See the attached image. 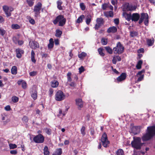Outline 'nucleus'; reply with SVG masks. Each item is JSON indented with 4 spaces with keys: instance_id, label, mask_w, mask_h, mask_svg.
<instances>
[{
    "instance_id": "f257e3e1",
    "label": "nucleus",
    "mask_w": 155,
    "mask_h": 155,
    "mask_svg": "<svg viewBox=\"0 0 155 155\" xmlns=\"http://www.w3.org/2000/svg\"><path fill=\"white\" fill-rule=\"evenodd\" d=\"M131 144L132 147L137 150H140L143 143H141V138L140 137L134 138V140L132 141Z\"/></svg>"
},
{
    "instance_id": "f03ea898",
    "label": "nucleus",
    "mask_w": 155,
    "mask_h": 155,
    "mask_svg": "<svg viewBox=\"0 0 155 155\" xmlns=\"http://www.w3.org/2000/svg\"><path fill=\"white\" fill-rule=\"evenodd\" d=\"M59 22V26H63L66 22V19L64 18L63 15H60L57 16L53 22L54 25H56Z\"/></svg>"
},
{
    "instance_id": "7ed1b4c3",
    "label": "nucleus",
    "mask_w": 155,
    "mask_h": 155,
    "mask_svg": "<svg viewBox=\"0 0 155 155\" xmlns=\"http://www.w3.org/2000/svg\"><path fill=\"white\" fill-rule=\"evenodd\" d=\"M42 7V4L38 2L34 7V12H35V16L36 18L40 17V11Z\"/></svg>"
},
{
    "instance_id": "20e7f679",
    "label": "nucleus",
    "mask_w": 155,
    "mask_h": 155,
    "mask_svg": "<svg viewBox=\"0 0 155 155\" xmlns=\"http://www.w3.org/2000/svg\"><path fill=\"white\" fill-rule=\"evenodd\" d=\"M44 139L43 136L41 134H39L34 137L33 141L36 143H42L44 142Z\"/></svg>"
},
{
    "instance_id": "39448f33",
    "label": "nucleus",
    "mask_w": 155,
    "mask_h": 155,
    "mask_svg": "<svg viewBox=\"0 0 155 155\" xmlns=\"http://www.w3.org/2000/svg\"><path fill=\"white\" fill-rule=\"evenodd\" d=\"M65 95L61 91H58L56 94L55 99L58 101H61L65 99Z\"/></svg>"
},
{
    "instance_id": "423d86ee",
    "label": "nucleus",
    "mask_w": 155,
    "mask_h": 155,
    "mask_svg": "<svg viewBox=\"0 0 155 155\" xmlns=\"http://www.w3.org/2000/svg\"><path fill=\"white\" fill-rule=\"evenodd\" d=\"M101 141L103 146L105 147H107L109 144L110 142L108 140L107 135L105 133H104L102 135Z\"/></svg>"
},
{
    "instance_id": "0eeeda50",
    "label": "nucleus",
    "mask_w": 155,
    "mask_h": 155,
    "mask_svg": "<svg viewBox=\"0 0 155 155\" xmlns=\"http://www.w3.org/2000/svg\"><path fill=\"white\" fill-rule=\"evenodd\" d=\"M97 23L95 25L94 28L95 30H98L101 26L103 25L104 21L102 18H97L96 19Z\"/></svg>"
},
{
    "instance_id": "6e6552de",
    "label": "nucleus",
    "mask_w": 155,
    "mask_h": 155,
    "mask_svg": "<svg viewBox=\"0 0 155 155\" xmlns=\"http://www.w3.org/2000/svg\"><path fill=\"white\" fill-rule=\"evenodd\" d=\"M152 137L151 134L147 131L146 133L142 137L141 139H142L143 141H145L150 140Z\"/></svg>"
},
{
    "instance_id": "1a4fd4ad",
    "label": "nucleus",
    "mask_w": 155,
    "mask_h": 155,
    "mask_svg": "<svg viewBox=\"0 0 155 155\" xmlns=\"http://www.w3.org/2000/svg\"><path fill=\"white\" fill-rule=\"evenodd\" d=\"M147 130L153 137L155 136V125L148 127Z\"/></svg>"
},
{
    "instance_id": "9d476101",
    "label": "nucleus",
    "mask_w": 155,
    "mask_h": 155,
    "mask_svg": "<svg viewBox=\"0 0 155 155\" xmlns=\"http://www.w3.org/2000/svg\"><path fill=\"white\" fill-rule=\"evenodd\" d=\"M124 50V47L120 42H119L117 44V53L121 54L123 53Z\"/></svg>"
},
{
    "instance_id": "9b49d317",
    "label": "nucleus",
    "mask_w": 155,
    "mask_h": 155,
    "mask_svg": "<svg viewBox=\"0 0 155 155\" xmlns=\"http://www.w3.org/2000/svg\"><path fill=\"white\" fill-rule=\"evenodd\" d=\"M127 74L124 72L122 73L120 76L117 78V81L121 82L124 81L126 79Z\"/></svg>"
},
{
    "instance_id": "f8f14e48",
    "label": "nucleus",
    "mask_w": 155,
    "mask_h": 155,
    "mask_svg": "<svg viewBox=\"0 0 155 155\" xmlns=\"http://www.w3.org/2000/svg\"><path fill=\"white\" fill-rule=\"evenodd\" d=\"M29 44L30 47L33 49H35L37 48H39V44L35 41H33L32 42H30Z\"/></svg>"
},
{
    "instance_id": "ddd939ff",
    "label": "nucleus",
    "mask_w": 155,
    "mask_h": 155,
    "mask_svg": "<svg viewBox=\"0 0 155 155\" xmlns=\"http://www.w3.org/2000/svg\"><path fill=\"white\" fill-rule=\"evenodd\" d=\"M131 20L132 21L134 22L137 21L140 19V16L139 14L138 13H133L131 15Z\"/></svg>"
},
{
    "instance_id": "4468645a",
    "label": "nucleus",
    "mask_w": 155,
    "mask_h": 155,
    "mask_svg": "<svg viewBox=\"0 0 155 155\" xmlns=\"http://www.w3.org/2000/svg\"><path fill=\"white\" fill-rule=\"evenodd\" d=\"M76 104L78 106L79 110H81V108L83 107V103L81 99H78L76 100Z\"/></svg>"
},
{
    "instance_id": "2eb2a0df",
    "label": "nucleus",
    "mask_w": 155,
    "mask_h": 155,
    "mask_svg": "<svg viewBox=\"0 0 155 155\" xmlns=\"http://www.w3.org/2000/svg\"><path fill=\"white\" fill-rule=\"evenodd\" d=\"M140 126H135L132 127V130L134 134L136 135L140 133Z\"/></svg>"
},
{
    "instance_id": "dca6fc26",
    "label": "nucleus",
    "mask_w": 155,
    "mask_h": 155,
    "mask_svg": "<svg viewBox=\"0 0 155 155\" xmlns=\"http://www.w3.org/2000/svg\"><path fill=\"white\" fill-rule=\"evenodd\" d=\"M15 52L16 54V56L18 58H21V54H23L24 52L23 50L20 48L16 49Z\"/></svg>"
},
{
    "instance_id": "f3484780",
    "label": "nucleus",
    "mask_w": 155,
    "mask_h": 155,
    "mask_svg": "<svg viewBox=\"0 0 155 155\" xmlns=\"http://www.w3.org/2000/svg\"><path fill=\"white\" fill-rule=\"evenodd\" d=\"M147 15H148L147 13H142L141 14V17L139 19V23L140 24L143 21L144 19L146 18L147 17Z\"/></svg>"
},
{
    "instance_id": "a211bd4d",
    "label": "nucleus",
    "mask_w": 155,
    "mask_h": 155,
    "mask_svg": "<svg viewBox=\"0 0 155 155\" xmlns=\"http://www.w3.org/2000/svg\"><path fill=\"white\" fill-rule=\"evenodd\" d=\"M146 42L148 46L150 47L153 45L154 42V39L153 38H152L146 39Z\"/></svg>"
},
{
    "instance_id": "6ab92c4d",
    "label": "nucleus",
    "mask_w": 155,
    "mask_h": 155,
    "mask_svg": "<svg viewBox=\"0 0 155 155\" xmlns=\"http://www.w3.org/2000/svg\"><path fill=\"white\" fill-rule=\"evenodd\" d=\"M116 32V27L115 26L110 27L107 29V32L108 33H114Z\"/></svg>"
},
{
    "instance_id": "aec40b11",
    "label": "nucleus",
    "mask_w": 155,
    "mask_h": 155,
    "mask_svg": "<svg viewBox=\"0 0 155 155\" xmlns=\"http://www.w3.org/2000/svg\"><path fill=\"white\" fill-rule=\"evenodd\" d=\"M123 15L128 21H130L131 19V15L130 13L128 14L126 12L123 13Z\"/></svg>"
},
{
    "instance_id": "412c9836",
    "label": "nucleus",
    "mask_w": 155,
    "mask_h": 155,
    "mask_svg": "<svg viewBox=\"0 0 155 155\" xmlns=\"http://www.w3.org/2000/svg\"><path fill=\"white\" fill-rule=\"evenodd\" d=\"M49 43L48 45V48L49 49H51L53 48L54 45V42L53 39L51 38L49 40Z\"/></svg>"
},
{
    "instance_id": "4be33fe9",
    "label": "nucleus",
    "mask_w": 155,
    "mask_h": 155,
    "mask_svg": "<svg viewBox=\"0 0 155 155\" xmlns=\"http://www.w3.org/2000/svg\"><path fill=\"white\" fill-rule=\"evenodd\" d=\"M31 94V96L34 100H36L37 97V92L36 90L35 89L33 90Z\"/></svg>"
},
{
    "instance_id": "5701e85b",
    "label": "nucleus",
    "mask_w": 155,
    "mask_h": 155,
    "mask_svg": "<svg viewBox=\"0 0 155 155\" xmlns=\"http://www.w3.org/2000/svg\"><path fill=\"white\" fill-rule=\"evenodd\" d=\"M52 87L54 88L57 87L58 85V82L55 80H54L51 82Z\"/></svg>"
},
{
    "instance_id": "b1692460",
    "label": "nucleus",
    "mask_w": 155,
    "mask_h": 155,
    "mask_svg": "<svg viewBox=\"0 0 155 155\" xmlns=\"http://www.w3.org/2000/svg\"><path fill=\"white\" fill-rule=\"evenodd\" d=\"M17 67L14 66H13L11 69V71L12 74H16L17 73Z\"/></svg>"
},
{
    "instance_id": "393cba45",
    "label": "nucleus",
    "mask_w": 155,
    "mask_h": 155,
    "mask_svg": "<svg viewBox=\"0 0 155 155\" xmlns=\"http://www.w3.org/2000/svg\"><path fill=\"white\" fill-rule=\"evenodd\" d=\"M44 155H49L50 152L48 151V148L47 146H45L44 149Z\"/></svg>"
},
{
    "instance_id": "a878e982",
    "label": "nucleus",
    "mask_w": 155,
    "mask_h": 155,
    "mask_svg": "<svg viewBox=\"0 0 155 155\" xmlns=\"http://www.w3.org/2000/svg\"><path fill=\"white\" fill-rule=\"evenodd\" d=\"M91 16L90 15H87L86 16V22L87 25H89L90 22H91Z\"/></svg>"
},
{
    "instance_id": "bb28decb",
    "label": "nucleus",
    "mask_w": 155,
    "mask_h": 155,
    "mask_svg": "<svg viewBox=\"0 0 155 155\" xmlns=\"http://www.w3.org/2000/svg\"><path fill=\"white\" fill-rule=\"evenodd\" d=\"M35 53L34 51L32 50L31 51V60L32 62L35 63L36 62V60L35 58Z\"/></svg>"
},
{
    "instance_id": "cd10ccee",
    "label": "nucleus",
    "mask_w": 155,
    "mask_h": 155,
    "mask_svg": "<svg viewBox=\"0 0 155 155\" xmlns=\"http://www.w3.org/2000/svg\"><path fill=\"white\" fill-rule=\"evenodd\" d=\"M143 63V61L142 60H140L137 62L136 66L137 68L138 69H140L141 68V65Z\"/></svg>"
},
{
    "instance_id": "c85d7f7f",
    "label": "nucleus",
    "mask_w": 155,
    "mask_h": 155,
    "mask_svg": "<svg viewBox=\"0 0 155 155\" xmlns=\"http://www.w3.org/2000/svg\"><path fill=\"white\" fill-rule=\"evenodd\" d=\"M62 153V150L61 148L57 149L55 153L53 154V155H61Z\"/></svg>"
},
{
    "instance_id": "c756f323",
    "label": "nucleus",
    "mask_w": 155,
    "mask_h": 155,
    "mask_svg": "<svg viewBox=\"0 0 155 155\" xmlns=\"http://www.w3.org/2000/svg\"><path fill=\"white\" fill-rule=\"evenodd\" d=\"M19 35H18L17 36H14L12 38V40L14 42L15 44H17L18 41L19 40Z\"/></svg>"
},
{
    "instance_id": "7c9ffc66",
    "label": "nucleus",
    "mask_w": 155,
    "mask_h": 155,
    "mask_svg": "<svg viewBox=\"0 0 155 155\" xmlns=\"http://www.w3.org/2000/svg\"><path fill=\"white\" fill-rule=\"evenodd\" d=\"M62 4V2L61 0L58 1L57 2V7L59 10H62V7L61 6V4Z\"/></svg>"
},
{
    "instance_id": "2f4dec72",
    "label": "nucleus",
    "mask_w": 155,
    "mask_h": 155,
    "mask_svg": "<svg viewBox=\"0 0 155 155\" xmlns=\"http://www.w3.org/2000/svg\"><path fill=\"white\" fill-rule=\"evenodd\" d=\"M104 48L107 52L110 54H112V50L110 47L108 46L105 47Z\"/></svg>"
},
{
    "instance_id": "473e14b6",
    "label": "nucleus",
    "mask_w": 155,
    "mask_h": 155,
    "mask_svg": "<svg viewBox=\"0 0 155 155\" xmlns=\"http://www.w3.org/2000/svg\"><path fill=\"white\" fill-rule=\"evenodd\" d=\"M62 34V32L60 30H56V34L55 35V36L56 37H59L61 36V34Z\"/></svg>"
},
{
    "instance_id": "72a5a7b5",
    "label": "nucleus",
    "mask_w": 155,
    "mask_h": 155,
    "mask_svg": "<svg viewBox=\"0 0 155 155\" xmlns=\"http://www.w3.org/2000/svg\"><path fill=\"white\" fill-rule=\"evenodd\" d=\"M35 0H27L26 2L28 4L29 6L31 7L33 5L34 2V1Z\"/></svg>"
},
{
    "instance_id": "f704fd0d",
    "label": "nucleus",
    "mask_w": 155,
    "mask_h": 155,
    "mask_svg": "<svg viewBox=\"0 0 155 155\" xmlns=\"http://www.w3.org/2000/svg\"><path fill=\"white\" fill-rule=\"evenodd\" d=\"M101 42L103 45H106L107 43V39L104 38H103L101 39Z\"/></svg>"
},
{
    "instance_id": "c9c22d12",
    "label": "nucleus",
    "mask_w": 155,
    "mask_h": 155,
    "mask_svg": "<svg viewBox=\"0 0 155 155\" xmlns=\"http://www.w3.org/2000/svg\"><path fill=\"white\" fill-rule=\"evenodd\" d=\"M27 18L28 19L30 23L31 24L34 25L35 23V20L31 18L30 16H28Z\"/></svg>"
},
{
    "instance_id": "e433bc0d",
    "label": "nucleus",
    "mask_w": 155,
    "mask_h": 155,
    "mask_svg": "<svg viewBox=\"0 0 155 155\" xmlns=\"http://www.w3.org/2000/svg\"><path fill=\"white\" fill-rule=\"evenodd\" d=\"M117 155H124V151L122 149H120L117 151Z\"/></svg>"
},
{
    "instance_id": "4c0bfd02",
    "label": "nucleus",
    "mask_w": 155,
    "mask_h": 155,
    "mask_svg": "<svg viewBox=\"0 0 155 155\" xmlns=\"http://www.w3.org/2000/svg\"><path fill=\"white\" fill-rule=\"evenodd\" d=\"M84 16L83 15H82L81 16H80L79 18H78L77 20V22L78 23H80V22H82V18H84Z\"/></svg>"
},
{
    "instance_id": "58836bf2",
    "label": "nucleus",
    "mask_w": 155,
    "mask_h": 155,
    "mask_svg": "<svg viewBox=\"0 0 155 155\" xmlns=\"http://www.w3.org/2000/svg\"><path fill=\"white\" fill-rule=\"evenodd\" d=\"M44 130L45 132L49 135L51 134V130L50 129L46 128H44Z\"/></svg>"
},
{
    "instance_id": "ea45409f",
    "label": "nucleus",
    "mask_w": 155,
    "mask_h": 155,
    "mask_svg": "<svg viewBox=\"0 0 155 155\" xmlns=\"http://www.w3.org/2000/svg\"><path fill=\"white\" fill-rule=\"evenodd\" d=\"M109 7V4L104 3L102 5V8L103 10H105Z\"/></svg>"
},
{
    "instance_id": "a19ab883",
    "label": "nucleus",
    "mask_w": 155,
    "mask_h": 155,
    "mask_svg": "<svg viewBox=\"0 0 155 155\" xmlns=\"http://www.w3.org/2000/svg\"><path fill=\"white\" fill-rule=\"evenodd\" d=\"M86 54L85 53L82 52L81 53L78 55V57L79 58L81 59L82 58L86 56Z\"/></svg>"
},
{
    "instance_id": "79ce46f5",
    "label": "nucleus",
    "mask_w": 155,
    "mask_h": 155,
    "mask_svg": "<svg viewBox=\"0 0 155 155\" xmlns=\"http://www.w3.org/2000/svg\"><path fill=\"white\" fill-rule=\"evenodd\" d=\"M98 51L99 53V54L102 56H104V54L103 52V49L100 48L98 50Z\"/></svg>"
},
{
    "instance_id": "37998d69",
    "label": "nucleus",
    "mask_w": 155,
    "mask_h": 155,
    "mask_svg": "<svg viewBox=\"0 0 155 155\" xmlns=\"http://www.w3.org/2000/svg\"><path fill=\"white\" fill-rule=\"evenodd\" d=\"M12 100L14 103H16L18 101V98L15 96H14L12 97Z\"/></svg>"
},
{
    "instance_id": "c03bdc74",
    "label": "nucleus",
    "mask_w": 155,
    "mask_h": 155,
    "mask_svg": "<svg viewBox=\"0 0 155 155\" xmlns=\"http://www.w3.org/2000/svg\"><path fill=\"white\" fill-rule=\"evenodd\" d=\"M71 73L70 72H68L67 74V79L68 81H72V79L71 77Z\"/></svg>"
},
{
    "instance_id": "a18cd8bd",
    "label": "nucleus",
    "mask_w": 155,
    "mask_h": 155,
    "mask_svg": "<svg viewBox=\"0 0 155 155\" xmlns=\"http://www.w3.org/2000/svg\"><path fill=\"white\" fill-rule=\"evenodd\" d=\"M80 6L82 10L84 11L86 7L84 3H81L80 4Z\"/></svg>"
},
{
    "instance_id": "49530a36",
    "label": "nucleus",
    "mask_w": 155,
    "mask_h": 155,
    "mask_svg": "<svg viewBox=\"0 0 155 155\" xmlns=\"http://www.w3.org/2000/svg\"><path fill=\"white\" fill-rule=\"evenodd\" d=\"M9 146L10 149H13L16 148L17 147V146L15 144H13L12 143H10L9 144Z\"/></svg>"
},
{
    "instance_id": "de8ad7c7",
    "label": "nucleus",
    "mask_w": 155,
    "mask_h": 155,
    "mask_svg": "<svg viewBox=\"0 0 155 155\" xmlns=\"http://www.w3.org/2000/svg\"><path fill=\"white\" fill-rule=\"evenodd\" d=\"M136 7L135 6H129L128 7V9L129 11H132L135 10L136 9Z\"/></svg>"
},
{
    "instance_id": "09e8293b",
    "label": "nucleus",
    "mask_w": 155,
    "mask_h": 155,
    "mask_svg": "<svg viewBox=\"0 0 155 155\" xmlns=\"http://www.w3.org/2000/svg\"><path fill=\"white\" fill-rule=\"evenodd\" d=\"M12 28L14 29H18L20 28V26L17 24H12Z\"/></svg>"
},
{
    "instance_id": "8fccbe9b",
    "label": "nucleus",
    "mask_w": 155,
    "mask_h": 155,
    "mask_svg": "<svg viewBox=\"0 0 155 155\" xmlns=\"http://www.w3.org/2000/svg\"><path fill=\"white\" fill-rule=\"evenodd\" d=\"M29 75L31 77L35 76L37 74V72L36 71H33L29 73Z\"/></svg>"
},
{
    "instance_id": "3c124183",
    "label": "nucleus",
    "mask_w": 155,
    "mask_h": 155,
    "mask_svg": "<svg viewBox=\"0 0 155 155\" xmlns=\"http://www.w3.org/2000/svg\"><path fill=\"white\" fill-rule=\"evenodd\" d=\"M148 18H149L148 15H147V18H146L145 20L144 21V25H146V26H147L148 25V23H149Z\"/></svg>"
},
{
    "instance_id": "603ef678",
    "label": "nucleus",
    "mask_w": 155,
    "mask_h": 155,
    "mask_svg": "<svg viewBox=\"0 0 155 155\" xmlns=\"http://www.w3.org/2000/svg\"><path fill=\"white\" fill-rule=\"evenodd\" d=\"M3 9L5 12H7L8 11H9V8L7 6L4 5L3 7Z\"/></svg>"
},
{
    "instance_id": "864d4df0",
    "label": "nucleus",
    "mask_w": 155,
    "mask_h": 155,
    "mask_svg": "<svg viewBox=\"0 0 155 155\" xmlns=\"http://www.w3.org/2000/svg\"><path fill=\"white\" fill-rule=\"evenodd\" d=\"M5 31L3 29L0 28V35L3 36L5 33Z\"/></svg>"
},
{
    "instance_id": "5fc2aeb1",
    "label": "nucleus",
    "mask_w": 155,
    "mask_h": 155,
    "mask_svg": "<svg viewBox=\"0 0 155 155\" xmlns=\"http://www.w3.org/2000/svg\"><path fill=\"white\" fill-rule=\"evenodd\" d=\"M79 72L80 74H81L82 72L84 71V69L83 66H81V67L79 68Z\"/></svg>"
},
{
    "instance_id": "6e6d98bb",
    "label": "nucleus",
    "mask_w": 155,
    "mask_h": 155,
    "mask_svg": "<svg viewBox=\"0 0 155 155\" xmlns=\"http://www.w3.org/2000/svg\"><path fill=\"white\" fill-rule=\"evenodd\" d=\"M85 127H84L83 126L82 127L81 130V133L83 135H84L85 133Z\"/></svg>"
},
{
    "instance_id": "4d7b16f0",
    "label": "nucleus",
    "mask_w": 155,
    "mask_h": 155,
    "mask_svg": "<svg viewBox=\"0 0 155 155\" xmlns=\"http://www.w3.org/2000/svg\"><path fill=\"white\" fill-rule=\"evenodd\" d=\"M5 109L6 111H10L11 110L10 106L8 105L6 106L5 107Z\"/></svg>"
},
{
    "instance_id": "13d9d810",
    "label": "nucleus",
    "mask_w": 155,
    "mask_h": 155,
    "mask_svg": "<svg viewBox=\"0 0 155 155\" xmlns=\"http://www.w3.org/2000/svg\"><path fill=\"white\" fill-rule=\"evenodd\" d=\"M10 153L12 154L15 155L17 153V151L16 150H12L10 151Z\"/></svg>"
},
{
    "instance_id": "bf43d9fd",
    "label": "nucleus",
    "mask_w": 155,
    "mask_h": 155,
    "mask_svg": "<svg viewBox=\"0 0 155 155\" xmlns=\"http://www.w3.org/2000/svg\"><path fill=\"white\" fill-rule=\"evenodd\" d=\"M22 87L24 89L26 88V83L24 81L22 83Z\"/></svg>"
},
{
    "instance_id": "052dcab7",
    "label": "nucleus",
    "mask_w": 155,
    "mask_h": 155,
    "mask_svg": "<svg viewBox=\"0 0 155 155\" xmlns=\"http://www.w3.org/2000/svg\"><path fill=\"white\" fill-rule=\"evenodd\" d=\"M22 120L26 123L28 122V117L25 116H24L22 118Z\"/></svg>"
},
{
    "instance_id": "680f3d73",
    "label": "nucleus",
    "mask_w": 155,
    "mask_h": 155,
    "mask_svg": "<svg viewBox=\"0 0 155 155\" xmlns=\"http://www.w3.org/2000/svg\"><path fill=\"white\" fill-rule=\"evenodd\" d=\"M144 50L143 48H140L137 51L138 53H143L144 52Z\"/></svg>"
},
{
    "instance_id": "e2e57ef3",
    "label": "nucleus",
    "mask_w": 155,
    "mask_h": 155,
    "mask_svg": "<svg viewBox=\"0 0 155 155\" xmlns=\"http://www.w3.org/2000/svg\"><path fill=\"white\" fill-rule=\"evenodd\" d=\"M5 13L6 14V16L7 17H9L11 15V12H9V11H8L7 12H5Z\"/></svg>"
},
{
    "instance_id": "0e129e2a",
    "label": "nucleus",
    "mask_w": 155,
    "mask_h": 155,
    "mask_svg": "<svg viewBox=\"0 0 155 155\" xmlns=\"http://www.w3.org/2000/svg\"><path fill=\"white\" fill-rule=\"evenodd\" d=\"M143 75H141L139 78H138L137 79V81H141L143 78Z\"/></svg>"
},
{
    "instance_id": "69168bd1",
    "label": "nucleus",
    "mask_w": 155,
    "mask_h": 155,
    "mask_svg": "<svg viewBox=\"0 0 155 155\" xmlns=\"http://www.w3.org/2000/svg\"><path fill=\"white\" fill-rule=\"evenodd\" d=\"M145 72V70H142L141 71L138 72L137 73V74L139 75H142L141 74L143 73H144Z\"/></svg>"
},
{
    "instance_id": "338daca9",
    "label": "nucleus",
    "mask_w": 155,
    "mask_h": 155,
    "mask_svg": "<svg viewBox=\"0 0 155 155\" xmlns=\"http://www.w3.org/2000/svg\"><path fill=\"white\" fill-rule=\"evenodd\" d=\"M115 56L113 57L112 59V62L114 64H116V59L115 58Z\"/></svg>"
},
{
    "instance_id": "774afa93",
    "label": "nucleus",
    "mask_w": 155,
    "mask_h": 155,
    "mask_svg": "<svg viewBox=\"0 0 155 155\" xmlns=\"http://www.w3.org/2000/svg\"><path fill=\"white\" fill-rule=\"evenodd\" d=\"M54 44L56 45L59 44V40L58 39H55L54 40Z\"/></svg>"
}]
</instances>
